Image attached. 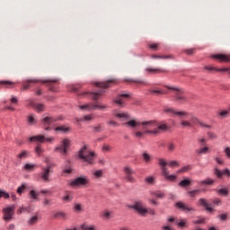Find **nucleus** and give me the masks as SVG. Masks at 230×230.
Wrapping results in <instances>:
<instances>
[{
	"instance_id": "nucleus-1",
	"label": "nucleus",
	"mask_w": 230,
	"mask_h": 230,
	"mask_svg": "<svg viewBox=\"0 0 230 230\" xmlns=\"http://www.w3.org/2000/svg\"><path fill=\"white\" fill-rule=\"evenodd\" d=\"M126 127L129 128H136L137 127H142V130H144V134H151L152 136H156L159 134L157 128V121L155 120H143L138 121L137 119H130L125 123Z\"/></svg>"
},
{
	"instance_id": "nucleus-2",
	"label": "nucleus",
	"mask_w": 230,
	"mask_h": 230,
	"mask_svg": "<svg viewBox=\"0 0 230 230\" xmlns=\"http://www.w3.org/2000/svg\"><path fill=\"white\" fill-rule=\"evenodd\" d=\"M79 159H82L83 163L86 164H94V160L96 159V153L89 149V146L84 145L83 148L79 151Z\"/></svg>"
},
{
	"instance_id": "nucleus-3",
	"label": "nucleus",
	"mask_w": 230,
	"mask_h": 230,
	"mask_svg": "<svg viewBox=\"0 0 230 230\" xmlns=\"http://www.w3.org/2000/svg\"><path fill=\"white\" fill-rule=\"evenodd\" d=\"M164 112L165 114H169L171 118H180V119H182V118H186V116H190V114L185 111H180L175 108L170 107L164 108Z\"/></svg>"
},
{
	"instance_id": "nucleus-4",
	"label": "nucleus",
	"mask_w": 230,
	"mask_h": 230,
	"mask_svg": "<svg viewBox=\"0 0 230 230\" xmlns=\"http://www.w3.org/2000/svg\"><path fill=\"white\" fill-rule=\"evenodd\" d=\"M90 180L87 176H80L72 180L69 183L72 188H80L81 186H87L89 185Z\"/></svg>"
},
{
	"instance_id": "nucleus-5",
	"label": "nucleus",
	"mask_w": 230,
	"mask_h": 230,
	"mask_svg": "<svg viewBox=\"0 0 230 230\" xmlns=\"http://www.w3.org/2000/svg\"><path fill=\"white\" fill-rule=\"evenodd\" d=\"M39 82H42L43 84H48V85H51V84H57L58 80L54 79V80H46V81H41L38 79H28L25 82L22 83V90L26 91L31 87L30 84H39Z\"/></svg>"
},
{
	"instance_id": "nucleus-6",
	"label": "nucleus",
	"mask_w": 230,
	"mask_h": 230,
	"mask_svg": "<svg viewBox=\"0 0 230 230\" xmlns=\"http://www.w3.org/2000/svg\"><path fill=\"white\" fill-rule=\"evenodd\" d=\"M130 93H118L113 102L119 107H125V102H128Z\"/></svg>"
},
{
	"instance_id": "nucleus-7",
	"label": "nucleus",
	"mask_w": 230,
	"mask_h": 230,
	"mask_svg": "<svg viewBox=\"0 0 230 230\" xmlns=\"http://www.w3.org/2000/svg\"><path fill=\"white\" fill-rule=\"evenodd\" d=\"M124 173H125V179L128 182H131V184H134L136 182V178L134 177V174L136 173V171L132 169L130 166H125L124 167Z\"/></svg>"
},
{
	"instance_id": "nucleus-8",
	"label": "nucleus",
	"mask_w": 230,
	"mask_h": 230,
	"mask_svg": "<svg viewBox=\"0 0 230 230\" xmlns=\"http://www.w3.org/2000/svg\"><path fill=\"white\" fill-rule=\"evenodd\" d=\"M42 172H40V177L42 181H45V182H49V177L51 176V173H53V165L49 164L48 167H42Z\"/></svg>"
},
{
	"instance_id": "nucleus-9",
	"label": "nucleus",
	"mask_w": 230,
	"mask_h": 230,
	"mask_svg": "<svg viewBox=\"0 0 230 230\" xmlns=\"http://www.w3.org/2000/svg\"><path fill=\"white\" fill-rule=\"evenodd\" d=\"M167 89L171 91H175V93H174L175 102H180V103H184V102H186V97L184 96V94H182V92L181 91V89L177 87H172V86H167Z\"/></svg>"
},
{
	"instance_id": "nucleus-10",
	"label": "nucleus",
	"mask_w": 230,
	"mask_h": 230,
	"mask_svg": "<svg viewBox=\"0 0 230 230\" xmlns=\"http://www.w3.org/2000/svg\"><path fill=\"white\" fill-rule=\"evenodd\" d=\"M3 213H4V220H6L7 222L9 220H12V217L15 213V205H12L10 207L3 208Z\"/></svg>"
},
{
	"instance_id": "nucleus-11",
	"label": "nucleus",
	"mask_w": 230,
	"mask_h": 230,
	"mask_svg": "<svg viewBox=\"0 0 230 230\" xmlns=\"http://www.w3.org/2000/svg\"><path fill=\"white\" fill-rule=\"evenodd\" d=\"M131 209H135L141 217H146V208L143 206V202L137 201L133 206L130 207Z\"/></svg>"
},
{
	"instance_id": "nucleus-12",
	"label": "nucleus",
	"mask_w": 230,
	"mask_h": 230,
	"mask_svg": "<svg viewBox=\"0 0 230 230\" xmlns=\"http://www.w3.org/2000/svg\"><path fill=\"white\" fill-rule=\"evenodd\" d=\"M31 142L37 141L38 143H44V141H47V143H51V141H55L54 137H45L43 135H38L34 137H31L29 138Z\"/></svg>"
},
{
	"instance_id": "nucleus-13",
	"label": "nucleus",
	"mask_w": 230,
	"mask_h": 230,
	"mask_svg": "<svg viewBox=\"0 0 230 230\" xmlns=\"http://www.w3.org/2000/svg\"><path fill=\"white\" fill-rule=\"evenodd\" d=\"M69 145H71V141L67 138H65L62 141V145L56 148V152H59L62 155H66L67 154V148H69Z\"/></svg>"
},
{
	"instance_id": "nucleus-14",
	"label": "nucleus",
	"mask_w": 230,
	"mask_h": 230,
	"mask_svg": "<svg viewBox=\"0 0 230 230\" xmlns=\"http://www.w3.org/2000/svg\"><path fill=\"white\" fill-rule=\"evenodd\" d=\"M176 208H178V209H181V211H185L186 213L190 211H195L193 207L189 206L188 204L181 201L176 203Z\"/></svg>"
},
{
	"instance_id": "nucleus-15",
	"label": "nucleus",
	"mask_w": 230,
	"mask_h": 230,
	"mask_svg": "<svg viewBox=\"0 0 230 230\" xmlns=\"http://www.w3.org/2000/svg\"><path fill=\"white\" fill-rule=\"evenodd\" d=\"M212 58L218 60V62H230V55L216 54L212 55Z\"/></svg>"
},
{
	"instance_id": "nucleus-16",
	"label": "nucleus",
	"mask_w": 230,
	"mask_h": 230,
	"mask_svg": "<svg viewBox=\"0 0 230 230\" xmlns=\"http://www.w3.org/2000/svg\"><path fill=\"white\" fill-rule=\"evenodd\" d=\"M111 84H114V79L108 80L106 82L95 83L96 87H102V89H107L111 87Z\"/></svg>"
},
{
	"instance_id": "nucleus-17",
	"label": "nucleus",
	"mask_w": 230,
	"mask_h": 230,
	"mask_svg": "<svg viewBox=\"0 0 230 230\" xmlns=\"http://www.w3.org/2000/svg\"><path fill=\"white\" fill-rule=\"evenodd\" d=\"M215 175H217L218 179H221L222 175H227V177H230V170L225 169L223 171H220L218 169H215Z\"/></svg>"
},
{
	"instance_id": "nucleus-18",
	"label": "nucleus",
	"mask_w": 230,
	"mask_h": 230,
	"mask_svg": "<svg viewBox=\"0 0 230 230\" xmlns=\"http://www.w3.org/2000/svg\"><path fill=\"white\" fill-rule=\"evenodd\" d=\"M106 109H109L107 104H102L100 102L93 103V111H106Z\"/></svg>"
},
{
	"instance_id": "nucleus-19",
	"label": "nucleus",
	"mask_w": 230,
	"mask_h": 230,
	"mask_svg": "<svg viewBox=\"0 0 230 230\" xmlns=\"http://www.w3.org/2000/svg\"><path fill=\"white\" fill-rule=\"evenodd\" d=\"M30 155V151L22 150L20 154L17 155V159L18 161H22V159H28Z\"/></svg>"
},
{
	"instance_id": "nucleus-20",
	"label": "nucleus",
	"mask_w": 230,
	"mask_h": 230,
	"mask_svg": "<svg viewBox=\"0 0 230 230\" xmlns=\"http://www.w3.org/2000/svg\"><path fill=\"white\" fill-rule=\"evenodd\" d=\"M114 116L116 118H119V119H122V121H125L130 118V116L128 113L125 112H116L114 111Z\"/></svg>"
},
{
	"instance_id": "nucleus-21",
	"label": "nucleus",
	"mask_w": 230,
	"mask_h": 230,
	"mask_svg": "<svg viewBox=\"0 0 230 230\" xmlns=\"http://www.w3.org/2000/svg\"><path fill=\"white\" fill-rule=\"evenodd\" d=\"M103 93H105V90H100L98 92L95 93H90L92 99L96 101V100H100V98H102V96L103 95Z\"/></svg>"
},
{
	"instance_id": "nucleus-22",
	"label": "nucleus",
	"mask_w": 230,
	"mask_h": 230,
	"mask_svg": "<svg viewBox=\"0 0 230 230\" xmlns=\"http://www.w3.org/2000/svg\"><path fill=\"white\" fill-rule=\"evenodd\" d=\"M162 175H163V177H165V179L167 181H170L171 182H173L177 179L176 175H173V174L170 175V172H168V171L162 172Z\"/></svg>"
},
{
	"instance_id": "nucleus-23",
	"label": "nucleus",
	"mask_w": 230,
	"mask_h": 230,
	"mask_svg": "<svg viewBox=\"0 0 230 230\" xmlns=\"http://www.w3.org/2000/svg\"><path fill=\"white\" fill-rule=\"evenodd\" d=\"M217 118H220L221 119L229 118V111L227 110H220L217 111Z\"/></svg>"
},
{
	"instance_id": "nucleus-24",
	"label": "nucleus",
	"mask_w": 230,
	"mask_h": 230,
	"mask_svg": "<svg viewBox=\"0 0 230 230\" xmlns=\"http://www.w3.org/2000/svg\"><path fill=\"white\" fill-rule=\"evenodd\" d=\"M158 164L161 166L162 173H164V172H168V168H166V165L168 164V163L164 161V159L160 158L158 160Z\"/></svg>"
},
{
	"instance_id": "nucleus-25",
	"label": "nucleus",
	"mask_w": 230,
	"mask_h": 230,
	"mask_svg": "<svg viewBox=\"0 0 230 230\" xmlns=\"http://www.w3.org/2000/svg\"><path fill=\"white\" fill-rule=\"evenodd\" d=\"M57 121V118L49 116L43 119L44 125H53Z\"/></svg>"
},
{
	"instance_id": "nucleus-26",
	"label": "nucleus",
	"mask_w": 230,
	"mask_h": 230,
	"mask_svg": "<svg viewBox=\"0 0 230 230\" xmlns=\"http://www.w3.org/2000/svg\"><path fill=\"white\" fill-rule=\"evenodd\" d=\"M32 107H34L37 112H44L46 111V106L42 103H34Z\"/></svg>"
},
{
	"instance_id": "nucleus-27",
	"label": "nucleus",
	"mask_w": 230,
	"mask_h": 230,
	"mask_svg": "<svg viewBox=\"0 0 230 230\" xmlns=\"http://www.w3.org/2000/svg\"><path fill=\"white\" fill-rule=\"evenodd\" d=\"M57 132H64V134H67V132H71V128L67 126H59L55 128Z\"/></svg>"
},
{
	"instance_id": "nucleus-28",
	"label": "nucleus",
	"mask_w": 230,
	"mask_h": 230,
	"mask_svg": "<svg viewBox=\"0 0 230 230\" xmlns=\"http://www.w3.org/2000/svg\"><path fill=\"white\" fill-rule=\"evenodd\" d=\"M62 200L66 203L71 202L73 200V194H71L69 191H66V195L62 197Z\"/></svg>"
},
{
	"instance_id": "nucleus-29",
	"label": "nucleus",
	"mask_w": 230,
	"mask_h": 230,
	"mask_svg": "<svg viewBox=\"0 0 230 230\" xmlns=\"http://www.w3.org/2000/svg\"><path fill=\"white\" fill-rule=\"evenodd\" d=\"M197 154H199V155H203L204 154H209V147L203 146V147H200L199 149L197 150Z\"/></svg>"
},
{
	"instance_id": "nucleus-30",
	"label": "nucleus",
	"mask_w": 230,
	"mask_h": 230,
	"mask_svg": "<svg viewBox=\"0 0 230 230\" xmlns=\"http://www.w3.org/2000/svg\"><path fill=\"white\" fill-rule=\"evenodd\" d=\"M39 195L40 192H37L35 190H31L29 193L30 199H32L33 200L39 201Z\"/></svg>"
},
{
	"instance_id": "nucleus-31",
	"label": "nucleus",
	"mask_w": 230,
	"mask_h": 230,
	"mask_svg": "<svg viewBox=\"0 0 230 230\" xmlns=\"http://www.w3.org/2000/svg\"><path fill=\"white\" fill-rule=\"evenodd\" d=\"M215 191H217V193L218 195H223L225 197H226V195H229V190L226 188H224V189H218L217 188V189L215 190Z\"/></svg>"
},
{
	"instance_id": "nucleus-32",
	"label": "nucleus",
	"mask_w": 230,
	"mask_h": 230,
	"mask_svg": "<svg viewBox=\"0 0 230 230\" xmlns=\"http://www.w3.org/2000/svg\"><path fill=\"white\" fill-rule=\"evenodd\" d=\"M102 218L104 220H109L110 218H112V212L109 210H104L102 214Z\"/></svg>"
},
{
	"instance_id": "nucleus-33",
	"label": "nucleus",
	"mask_w": 230,
	"mask_h": 230,
	"mask_svg": "<svg viewBox=\"0 0 230 230\" xmlns=\"http://www.w3.org/2000/svg\"><path fill=\"white\" fill-rule=\"evenodd\" d=\"M0 85H3L4 87L10 88L13 87L15 84L12 81H0Z\"/></svg>"
},
{
	"instance_id": "nucleus-34",
	"label": "nucleus",
	"mask_w": 230,
	"mask_h": 230,
	"mask_svg": "<svg viewBox=\"0 0 230 230\" xmlns=\"http://www.w3.org/2000/svg\"><path fill=\"white\" fill-rule=\"evenodd\" d=\"M215 180H212L211 178H208L207 180L201 181H200V185L201 186H211L212 184H214Z\"/></svg>"
},
{
	"instance_id": "nucleus-35",
	"label": "nucleus",
	"mask_w": 230,
	"mask_h": 230,
	"mask_svg": "<svg viewBox=\"0 0 230 230\" xmlns=\"http://www.w3.org/2000/svg\"><path fill=\"white\" fill-rule=\"evenodd\" d=\"M146 71L147 73H153V74H159V73H165L164 70L159 69V68H146Z\"/></svg>"
},
{
	"instance_id": "nucleus-36",
	"label": "nucleus",
	"mask_w": 230,
	"mask_h": 230,
	"mask_svg": "<svg viewBox=\"0 0 230 230\" xmlns=\"http://www.w3.org/2000/svg\"><path fill=\"white\" fill-rule=\"evenodd\" d=\"M142 157H143L145 163H150V161H152V155L150 154H148L146 151H145L142 154Z\"/></svg>"
},
{
	"instance_id": "nucleus-37",
	"label": "nucleus",
	"mask_w": 230,
	"mask_h": 230,
	"mask_svg": "<svg viewBox=\"0 0 230 230\" xmlns=\"http://www.w3.org/2000/svg\"><path fill=\"white\" fill-rule=\"evenodd\" d=\"M91 119H94V116L93 115H85L84 118L76 119L77 122L80 121H91Z\"/></svg>"
},
{
	"instance_id": "nucleus-38",
	"label": "nucleus",
	"mask_w": 230,
	"mask_h": 230,
	"mask_svg": "<svg viewBox=\"0 0 230 230\" xmlns=\"http://www.w3.org/2000/svg\"><path fill=\"white\" fill-rule=\"evenodd\" d=\"M35 168H37V165H35L33 164H26L24 165V170H26L27 172H33V170H35Z\"/></svg>"
},
{
	"instance_id": "nucleus-39",
	"label": "nucleus",
	"mask_w": 230,
	"mask_h": 230,
	"mask_svg": "<svg viewBox=\"0 0 230 230\" xmlns=\"http://www.w3.org/2000/svg\"><path fill=\"white\" fill-rule=\"evenodd\" d=\"M181 128H191V127H193V125L191 124V121H188V120H181Z\"/></svg>"
},
{
	"instance_id": "nucleus-40",
	"label": "nucleus",
	"mask_w": 230,
	"mask_h": 230,
	"mask_svg": "<svg viewBox=\"0 0 230 230\" xmlns=\"http://www.w3.org/2000/svg\"><path fill=\"white\" fill-rule=\"evenodd\" d=\"M82 230H96V226L94 225L89 226L86 224H83L81 226Z\"/></svg>"
},
{
	"instance_id": "nucleus-41",
	"label": "nucleus",
	"mask_w": 230,
	"mask_h": 230,
	"mask_svg": "<svg viewBox=\"0 0 230 230\" xmlns=\"http://www.w3.org/2000/svg\"><path fill=\"white\" fill-rule=\"evenodd\" d=\"M39 222V217L37 216H33L28 220L29 226H35Z\"/></svg>"
},
{
	"instance_id": "nucleus-42",
	"label": "nucleus",
	"mask_w": 230,
	"mask_h": 230,
	"mask_svg": "<svg viewBox=\"0 0 230 230\" xmlns=\"http://www.w3.org/2000/svg\"><path fill=\"white\" fill-rule=\"evenodd\" d=\"M93 175L95 179H102V177H103V170H97L93 172Z\"/></svg>"
},
{
	"instance_id": "nucleus-43",
	"label": "nucleus",
	"mask_w": 230,
	"mask_h": 230,
	"mask_svg": "<svg viewBox=\"0 0 230 230\" xmlns=\"http://www.w3.org/2000/svg\"><path fill=\"white\" fill-rule=\"evenodd\" d=\"M190 184H191V181L190 180H183L179 182V186L181 188H186V186H190Z\"/></svg>"
},
{
	"instance_id": "nucleus-44",
	"label": "nucleus",
	"mask_w": 230,
	"mask_h": 230,
	"mask_svg": "<svg viewBox=\"0 0 230 230\" xmlns=\"http://www.w3.org/2000/svg\"><path fill=\"white\" fill-rule=\"evenodd\" d=\"M27 186H28V184L22 183V186L18 187V189H17L18 195H22V191H24V190H26Z\"/></svg>"
},
{
	"instance_id": "nucleus-45",
	"label": "nucleus",
	"mask_w": 230,
	"mask_h": 230,
	"mask_svg": "<svg viewBox=\"0 0 230 230\" xmlns=\"http://www.w3.org/2000/svg\"><path fill=\"white\" fill-rule=\"evenodd\" d=\"M79 108L81 111H93V104L80 105Z\"/></svg>"
},
{
	"instance_id": "nucleus-46",
	"label": "nucleus",
	"mask_w": 230,
	"mask_h": 230,
	"mask_svg": "<svg viewBox=\"0 0 230 230\" xmlns=\"http://www.w3.org/2000/svg\"><path fill=\"white\" fill-rule=\"evenodd\" d=\"M191 170V167L190 165L184 166L181 169L177 171V173H186Z\"/></svg>"
},
{
	"instance_id": "nucleus-47",
	"label": "nucleus",
	"mask_w": 230,
	"mask_h": 230,
	"mask_svg": "<svg viewBox=\"0 0 230 230\" xmlns=\"http://www.w3.org/2000/svg\"><path fill=\"white\" fill-rule=\"evenodd\" d=\"M199 206H202L203 208H208V206H209V203H208V200H206V199L201 198L199 199Z\"/></svg>"
},
{
	"instance_id": "nucleus-48",
	"label": "nucleus",
	"mask_w": 230,
	"mask_h": 230,
	"mask_svg": "<svg viewBox=\"0 0 230 230\" xmlns=\"http://www.w3.org/2000/svg\"><path fill=\"white\" fill-rule=\"evenodd\" d=\"M145 130L143 129V131H136L134 132V136L135 137H137L138 139H143V136H145Z\"/></svg>"
},
{
	"instance_id": "nucleus-49",
	"label": "nucleus",
	"mask_w": 230,
	"mask_h": 230,
	"mask_svg": "<svg viewBox=\"0 0 230 230\" xmlns=\"http://www.w3.org/2000/svg\"><path fill=\"white\" fill-rule=\"evenodd\" d=\"M190 123L193 125H199L200 127V123H202V121H200V119H199L197 117H192L190 119Z\"/></svg>"
},
{
	"instance_id": "nucleus-50",
	"label": "nucleus",
	"mask_w": 230,
	"mask_h": 230,
	"mask_svg": "<svg viewBox=\"0 0 230 230\" xmlns=\"http://www.w3.org/2000/svg\"><path fill=\"white\" fill-rule=\"evenodd\" d=\"M198 193H200V190L188 191V195H190V197H197Z\"/></svg>"
},
{
	"instance_id": "nucleus-51",
	"label": "nucleus",
	"mask_w": 230,
	"mask_h": 230,
	"mask_svg": "<svg viewBox=\"0 0 230 230\" xmlns=\"http://www.w3.org/2000/svg\"><path fill=\"white\" fill-rule=\"evenodd\" d=\"M74 209L76 213H82V211H84V209H82V204L80 203L75 204Z\"/></svg>"
},
{
	"instance_id": "nucleus-52",
	"label": "nucleus",
	"mask_w": 230,
	"mask_h": 230,
	"mask_svg": "<svg viewBox=\"0 0 230 230\" xmlns=\"http://www.w3.org/2000/svg\"><path fill=\"white\" fill-rule=\"evenodd\" d=\"M28 123H29V125H35V123H37V121L35 120V118L31 115L28 118Z\"/></svg>"
},
{
	"instance_id": "nucleus-53",
	"label": "nucleus",
	"mask_w": 230,
	"mask_h": 230,
	"mask_svg": "<svg viewBox=\"0 0 230 230\" xmlns=\"http://www.w3.org/2000/svg\"><path fill=\"white\" fill-rule=\"evenodd\" d=\"M155 128H157V131L159 133V130H166L168 128V126H166V124H161Z\"/></svg>"
},
{
	"instance_id": "nucleus-54",
	"label": "nucleus",
	"mask_w": 230,
	"mask_h": 230,
	"mask_svg": "<svg viewBox=\"0 0 230 230\" xmlns=\"http://www.w3.org/2000/svg\"><path fill=\"white\" fill-rule=\"evenodd\" d=\"M207 135H208V137H209V139H217V134H215V133H213V132H211V131H208L207 132Z\"/></svg>"
},
{
	"instance_id": "nucleus-55",
	"label": "nucleus",
	"mask_w": 230,
	"mask_h": 230,
	"mask_svg": "<svg viewBox=\"0 0 230 230\" xmlns=\"http://www.w3.org/2000/svg\"><path fill=\"white\" fill-rule=\"evenodd\" d=\"M56 217H59V218H66L67 217V214L64 213V212H58L55 215Z\"/></svg>"
},
{
	"instance_id": "nucleus-56",
	"label": "nucleus",
	"mask_w": 230,
	"mask_h": 230,
	"mask_svg": "<svg viewBox=\"0 0 230 230\" xmlns=\"http://www.w3.org/2000/svg\"><path fill=\"white\" fill-rule=\"evenodd\" d=\"M4 197V199H10V194H8L6 191L4 190H0V198Z\"/></svg>"
},
{
	"instance_id": "nucleus-57",
	"label": "nucleus",
	"mask_w": 230,
	"mask_h": 230,
	"mask_svg": "<svg viewBox=\"0 0 230 230\" xmlns=\"http://www.w3.org/2000/svg\"><path fill=\"white\" fill-rule=\"evenodd\" d=\"M168 165L171 166V168H175V166H179V162L171 161V162L168 163Z\"/></svg>"
},
{
	"instance_id": "nucleus-58",
	"label": "nucleus",
	"mask_w": 230,
	"mask_h": 230,
	"mask_svg": "<svg viewBox=\"0 0 230 230\" xmlns=\"http://www.w3.org/2000/svg\"><path fill=\"white\" fill-rule=\"evenodd\" d=\"M155 197H156L157 199H163V197H164V193L161 192V191H155L154 192Z\"/></svg>"
},
{
	"instance_id": "nucleus-59",
	"label": "nucleus",
	"mask_w": 230,
	"mask_h": 230,
	"mask_svg": "<svg viewBox=\"0 0 230 230\" xmlns=\"http://www.w3.org/2000/svg\"><path fill=\"white\" fill-rule=\"evenodd\" d=\"M198 141H199L200 146H207V145H208V142H206V138H200Z\"/></svg>"
},
{
	"instance_id": "nucleus-60",
	"label": "nucleus",
	"mask_w": 230,
	"mask_h": 230,
	"mask_svg": "<svg viewBox=\"0 0 230 230\" xmlns=\"http://www.w3.org/2000/svg\"><path fill=\"white\" fill-rule=\"evenodd\" d=\"M151 58H172V57L171 56L161 57V56H157V55H152Z\"/></svg>"
},
{
	"instance_id": "nucleus-61",
	"label": "nucleus",
	"mask_w": 230,
	"mask_h": 230,
	"mask_svg": "<svg viewBox=\"0 0 230 230\" xmlns=\"http://www.w3.org/2000/svg\"><path fill=\"white\" fill-rule=\"evenodd\" d=\"M102 150H103V152H111V150H112V147H111V146H109V145H104L102 146Z\"/></svg>"
},
{
	"instance_id": "nucleus-62",
	"label": "nucleus",
	"mask_w": 230,
	"mask_h": 230,
	"mask_svg": "<svg viewBox=\"0 0 230 230\" xmlns=\"http://www.w3.org/2000/svg\"><path fill=\"white\" fill-rule=\"evenodd\" d=\"M178 227H186V220H181L178 224H177Z\"/></svg>"
},
{
	"instance_id": "nucleus-63",
	"label": "nucleus",
	"mask_w": 230,
	"mask_h": 230,
	"mask_svg": "<svg viewBox=\"0 0 230 230\" xmlns=\"http://www.w3.org/2000/svg\"><path fill=\"white\" fill-rule=\"evenodd\" d=\"M146 182H147L148 184H154V177H152V176L146 177Z\"/></svg>"
},
{
	"instance_id": "nucleus-64",
	"label": "nucleus",
	"mask_w": 230,
	"mask_h": 230,
	"mask_svg": "<svg viewBox=\"0 0 230 230\" xmlns=\"http://www.w3.org/2000/svg\"><path fill=\"white\" fill-rule=\"evenodd\" d=\"M167 149L169 150V152H173V150H175V145L172 143L169 144Z\"/></svg>"
}]
</instances>
